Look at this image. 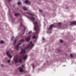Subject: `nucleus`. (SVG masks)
I'll list each match as a JSON object with an SVG mask.
<instances>
[{"mask_svg": "<svg viewBox=\"0 0 76 76\" xmlns=\"http://www.w3.org/2000/svg\"><path fill=\"white\" fill-rule=\"evenodd\" d=\"M16 58H15V56H14V60L15 63H18V57L17 56H16Z\"/></svg>", "mask_w": 76, "mask_h": 76, "instance_id": "nucleus-3", "label": "nucleus"}, {"mask_svg": "<svg viewBox=\"0 0 76 76\" xmlns=\"http://www.w3.org/2000/svg\"><path fill=\"white\" fill-rule=\"evenodd\" d=\"M60 42H61V43H63V41L61 40V39H60Z\"/></svg>", "mask_w": 76, "mask_h": 76, "instance_id": "nucleus-19", "label": "nucleus"}, {"mask_svg": "<svg viewBox=\"0 0 76 76\" xmlns=\"http://www.w3.org/2000/svg\"><path fill=\"white\" fill-rule=\"evenodd\" d=\"M58 25H60L61 26V23H58Z\"/></svg>", "mask_w": 76, "mask_h": 76, "instance_id": "nucleus-21", "label": "nucleus"}, {"mask_svg": "<svg viewBox=\"0 0 76 76\" xmlns=\"http://www.w3.org/2000/svg\"><path fill=\"white\" fill-rule=\"evenodd\" d=\"M20 4H21V2H18V5H20Z\"/></svg>", "mask_w": 76, "mask_h": 76, "instance_id": "nucleus-17", "label": "nucleus"}, {"mask_svg": "<svg viewBox=\"0 0 76 76\" xmlns=\"http://www.w3.org/2000/svg\"><path fill=\"white\" fill-rule=\"evenodd\" d=\"M17 40L16 39H15V40L14 41V45H16V41Z\"/></svg>", "mask_w": 76, "mask_h": 76, "instance_id": "nucleus-14", "label": "nucleus"}, {"mask_svg": "<svg viewBox=\"0 0 76 76\" xmlns=\"http://www.w3.org/2000/svg\"><path fill=\"white\" fill-rule=\"evenodd\" d=\"M34 44L32 43L31 41L29 43V44L28 45V47H26L24 49H21V51L20 53V54L22 55H21V56H20V59L19 60V61L20 63H22V58H23L24 61L26 59V58H27V55H26V56H24V54H25L26 53V49H28L29 48H30L31 47V48H32L34 46Z\"/></svg>", "mask_w": 76, "mask_h": 76, "instance_id": "nucleus-1", "label": "nucleus"}, {"mask_svg": "<svg viewBox=\"0 0 76 76\" xmlns=\"http://www.w3.org/2000/svg\"><path fill=\"white\" fill-rule=\"evenodd\" d=\"M25 3H26V4H30V3L29 2L28 0H26L25 1Z\"/></svg>", "mask_w": 76, "mask_h": 76, "instance_id": "nucleus-10", "label": "nucleus"}, {"mask_svg": "<svg viewBox=\"0 0 76 76\" xmlns=\"http://www.w3.org/2000/svg\"><path fill=\"white\" fill-rule=\"evenodd\" d=\"M42 10H39V12H42Z\"/></svg>", "mask_w": 76, "mask_h": 76, "instance_id": "nucleus-24", "label": "nucleus"}, {"mask_svg": "<svg viewBox=\"0 0 76 76\" xmlns=\"http://www.w3.org/2000/svg\"><path fill=\"white\" fill-rule=\"evenodd\" d=\"M70 56L71 57H73V54H70Z\"/></svg>", "mask_w": 76, "mask_h": 76, "instance_id": "nucleus-20", "label": "nucleus"}, {"mask_svg": "<svg viewBox=\"0 0 76 76\" xmlns=\"http://www.w3.org/2000/svg\"><path fill=\"white\" fill-rule=\"evenodd\" d=\"M22 67H23V68L24 67V66H23V65H22Z\"/></svg>", "mask_w": 76, "mask_h": 76, "instance_id": "nucleus-27", "label": "nucleus"}, {"mask_svg": "<svg viewBox=\"0 0 76 76\" xmlns=\"http://www.w3.org/2000/svg\"><path fill=\"white\" fill-rule=\"evenodd\" d=\"M31 33H32V31H30L28 32V34H31Z\"/></svg>", "mask_w": 76, "mask_h": 76, "instance_id": "nucleus-22", "label": "nucleus"}, {"mask_svg": "<svg viewBox=\"0 0 76 76\" xmlns=\"http://www.w3.org/2000/svg\"><path fill=\"white\" fill-rule=\"evenodd\" d=\"M23 8L24 10H27L28 9L26 8V7H23Z\"/></svg>", "mask_w": 76, "mask_h": 76, "instance_id": "nucleus-13", "label": "nucleus"}, {"mask_svg": "<svg viewBox=\"0 0 76 76\" xmlns=\"http://www.w3.org/2000/svg\"><path fill=\"white\" fill-rule=\"evenodd\" d=\"M11 0H8L7 1L8 2H10Z\"/></svg>", "mask_w": 76, "mask_h": 76, "instance_id": "nucleus-26", "label": "nucleus"}, {"mask_svg": "<svg viewBox=\"0 0 76 76\" xmlns=\"http://www.w3.org/2000/svg\"><path fill=\"white\" fill-rule=\"evenodd\" d=\"M7 55L10 58H12V56H11V55L9 54V51H8L7 52Z\"/></svg>", "mask_w": 76, "mask_h": 76, "instance_id": "nucleus-5", "label": "nucleus"}, {"mask_svg": "<svg viewBox=\"0 0 76 76\" xmlns=\"http://www.w3.org/2000/svg\"><path fill=\"white\" fill-rule=\"evenodd\" d=\"M53 24H52L50 26L49 28V29H50V30H52L53 29Z\"/></svg>", "mask_w": 76, "mask_h": 76, "instance_id": "nucleus-9", "label": "nucleus"}, {"mask_svg": "<svg viewBox=\"0 0 76 76\" xmlns=\"http://www.w3.org/2000/svg\"><path fill=\"white\" fill-rule=\"evenodd\" d=\"M21 44H22V43H19L15 47V49L17 50H18V49L19 48V45H21Z\"/></svg>", "mask_w": 76, "mask_h": 76, "instance_id": "nucleus-4", "label": "nucleus"}, {"mask_svg": "<svg viewBox=\"0 0 76 76\" xmlns=\"http://www.w3.org/2000/svg\"><path fill=\"white\" fill-rule=\"evenodd\" d=\"M10 60H9L8 61V63H10Z\"/></svg>", "mask_w": 76, "mask_h": 76, "instance_id": "nucleus-23", "label": "nucleus"}, {"mask_svg": "<svg viewBox=\"0 0 76 76\" xmlns=\"http://www.w3.org/2000/svg\"><path fill=\"white\" fill-rule=\"evenodd\" d=\"M27 13L28 14V15H30V16H34V15L33 14L30 13L28 12H27Z\"/></svg>", "mask_w": 76, "mask_h": 76, "instance_id": "nucleus-11", "label": "nucleus"}, {"mask_svg": "<svg viewBox=\"0 0 76 76\" xmlns=\"http://www.w3.org/2000/svg\"><path fill=\"white\" fill-rule=\"evenodd\" d=\"M21 26H22V23H21Z\"/></svg>", "mask_w": 76, "mask_h": 76, "instance_id": "nucleus-31", "label": "nucleus"}, {"mask_svg": "<svg viewBox=\"0 0 76 76\" xmlns=\"http://www.w3.org/2000/svg\"><path fill=\"white\" fill-rule=\"evenodd\" d=\"M0 43L1 44H3V43H4V42L3 41V40H1L0 42Z\"/></svg>", "mask_w": 76, "mask_h": 76, "instance_id": "nucleus-15", "label": "nucleus"}, {"mask_svg": "<svg viewBox=\"0 0 76 76\" xmlns=\"http://www.w3.org/2000/svg\"><path fill=\"white\" fill-rule=\"evenodd\" d=\"M70 26L71 25H76V22L72 21L71 22V23L70 24Z\"/></svg>", "mask_w": 76, "mask_h": 76, "instance_id": "nucleus-6", "label": "nucleus"}, {"mask_svg": "<svg viewBox=\"0 0 76 76\" xmlns=\"http://www.w3.org/2000/svg\"><path fill=\"white\" fill-rule=\"evenodd\" d=\"M45 39H44V38L43 37L42 38V40L44 41V40Z\"/></svg>", "mask_w": 76, "mask_h": 76, "instance_id": "nucleus-28", "label": "nucleus"}, {"mask_svg": "<svg viewBox=\"0 0 76 76\" xmlns=\"http://www.w3.org/2000/svg\"><path fill=\"white\" fill-rule=\"evenodd\" d=\"M4 65H1V67H3V66H4Z\"/></svg>", "mask_w": 76, "mask_h": 76, "instance_id": "nucleus-30", "label": "nucleus"}, {"mask_svg": "<svg viewBox=\"0 0 76 76\" xmlns=\"http://www.w3.org/2000/svg\"><path fill=\"white\" fill-rule=\"evenodd\" d=\"M20 42H24V40L23 39H22L20 41Z\"/></svg>", "mask_w": 76, "mask_h": 76, "instance_id": "nucleus-18", "label": "nucleus"}, {"mask_svg": "<svg viewBox=\"0 0 76 76\" xmlns=\"http://www.w3.org/2000/svg\"><path fill=\"white\" fill-rule=\"evenodd\" d=\"M25 29L24 30V32H25Z\"/></svg>", "mask_w": 76, "mask_h": 76, "instance_id": "nucleus-32", "label": "nucleus"}, {"mask_svg": "<svg viewBox=\"0 0 76 76\" xmlns=\"http://www.w3.org/2000/svg\"><path fill=\"white\" fill-rule=\"evenodd\" d=\"M28 38H26V41H27V42H28V41H29L30 40V39L31 38V35L28 36Z\"/></svg>", "mask_w": 76, "mask_h": 76, "instance_id": "nucleus-7", "label": "nucleus"}, {"mask_svg": "<svg viewBox=\"0 0 76 76\" xmlns=\"http://www.w3.org/2000/svg\"><path fill=\"white\" fill-rule=\"evenodd\" d=\"M34 64H33V69H34Z\"/></svg>", "mask_w": 76, "mask_h": 76, "instance_id": "nucleus-25", "label": "nucleus"}, {"mask_svg": "<svg viewBox=\"0 0 76 76\" xmlns=\"http://www.w3.org/2000/svg\"><path fill=\"white\" fill-rule=\"evenodd\" d=\"M29 19L31 20L33 22V23L34 25V30L36 31V34H37L39 33V31H40V27L38 26V23L37 21L35 22H34L35 20V18L33 17H29Z\"/></svg>", "mask_w": 76, "mask_h": 76, "instance_id": "nucleus-2", "label": "nucleus"}, {"mask_svg": "<svg viewBox=\"0 0 76 76\" xmlns=\"http://www.w3.org/2000/svg\"><path fill=\"white\" fill-rule=\"evenodd\" d=\"M18 69L19 70V71L20 72H22L23 70L22 68H21V67H19Z\"/></svg>", "mask_w": 76, "mask_h": 76, "instance_id": "nucleus-8", "label": "nucleus"}, {"mask_svg": "<svg viewBox=\"0 0 76 76\" xmlns=\"http://www.w3.org/2000/svg\"><path fill=\"white\" fill-rule=\"evenodd\" d=\"M13 37H12L11 38V39L12 40H13Z\"/></svg>", "mask_w": 76, "mask_h": 76, "instance_id": "nucleus-29", "label": "nucleus"}, {"mask_svg": "<svg viewBox=\"0 0 76 76\" xmlns=\"http://www.w3.org/2000/svg\"><path fill=\"white\" fill-rule=\"evenodd\" d=\"M35 38H36V36H33V39H35Z\"/></svg>", "mask_w": 76, "mask_h": 76, "instance_id": "nucleus-16", "label": "nucleus"}, {"mask_svg": "<svg viewBox=\"0 0 76 76\" xmlns=\"http://www.w3.org/2000/svg\"><path fill=\"white\" fill-rule=\"evenodd\" d=\"M19 15H20V14H18V13H15V16H18Z\"/></svg>", "mask_w": 76, "mask_h": 76, "instance_id": "nucleus-12", "label": "nucleus"}]
</instances>
